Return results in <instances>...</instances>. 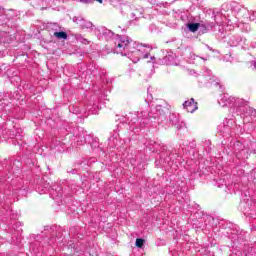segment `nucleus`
Wrapping results in <instances>:
<instances>
[{
    "label": "nucleus",
    "instance_id": "nucleus-1",
    "mask_svg": "<svg viewBox=\"0 0 256 256\" xmlns=\"http://www.w3.org/2000/svg\"><path fill=\"white\" fill-rule=\"evenodd\" d=\"M127 47H129V40H116L114 53H117V55L120 54L122 57H127V54L123 53Z\"/></svg>",
    "mask_w": 256,
    "mask_h": 256
},
{
    "label": "nucleus",
    "instance_id": "nucleus-2",
    "mask_svg": "<svg viewBox=\"0 0 256 256\" xmlns=\"http://www.w3.org/2000/svg\"><path fill=\"white\" fill-rule=\"evenodd\" d=\"M183 107L184 109H186L188 113H195V111H197L198 109L197 102H195V99L193 98L188 101H185L183 103Z\"/></svg>",
    "mask_w": 256,
    "mask_h": 256
},
{
    "label": "nucleus",
    "instance_id": "nucleus-3",
    "mask_svg": "<svg viewBox=\"0 0 256 256\" xmlns=\"http://www.w3.org/2000/svg\"><path fill=\"white\" fill-rule=\"evenodd\" d=\"M189 31H191V33H197V31H199V27H201V24L199 23H189L187 25Z\"/></svg>",
    "mask_w": 256,
    "mask_h": 256
},
{
    "label": "nucleus",
    "instance_id": "nucleus-4",
    "mask_svg": "<svg viewBox=\"0 0 256 256\" xmlns=\"http://www.w3.org/2000/svg\"><path fill=\"white\" fill-rule=\"evenodd\" d=\"M54 37H57V39H67V33L66 32H54Z\"/></svg>",
    "mask_w": 256,
    "mask_h": 256
},
{
    "label": "nucleus",
    "instance_id": "nucleus-5",
    "mask_svg": "<svg viewBox=\"0 0 256 256\" xmlns=\"http://www.w3.org/2000/svg\"><path fill=\"white\" fill-rule=\"evenodd\" d=\"M143 245H145V239L143 238H137L136 239V247L139 249L143 248Z\"/></svg>",
    "mask_w": 256,
    "mask_h": 256
},
{
    "label": "nucleus",
    "instance_id": "nucleus-6",
    "mask_svg": "<svg viewBox=\"0 0 256 256\" xmlns=\"http://www.w3.org/2000/svg\"><path fill=\"white\" fill-rule=\"evenodd\" d=\"M156 109H157V111H158L159 113H163V106L157 105V106H156Z\"/></svg>",
    "mask_w": 256,
    "mask_h": 256
},
{
    "label": "nucleus",
    "instance_id": "nucleus-7",
    "mask_svg": "<svg viewBox=\"0 0 256 256\" xmlns=\"http://www.w3.org/2000/svg\"><path fill=\"white\" fill-rule=\"evenodd\" d=\"M98 3H103V0H96Z\"/></svg>",
    "mask_w": 256,
    "mask_h": 256
}]
</instances>
